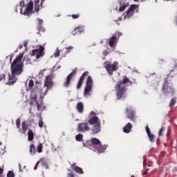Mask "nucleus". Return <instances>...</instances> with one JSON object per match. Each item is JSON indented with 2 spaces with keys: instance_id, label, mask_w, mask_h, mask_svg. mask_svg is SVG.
Masks as SVG:
<instances>
[{
  "instance_id": "obj_1",
  "label": "nucleus",
  "mask_w": 177,
  "mask_h": 177,
  "mask_svg": "<svg viewBox=\"0 0 177 177\" xmlns=\"http://www.w3.org/2000/svg\"><path fill=\"white\" fill-rule=\"evenodd\" d=\"M55 83L53 82V79L52 78V75H48L45 76L44 78V84L43 87L35 88V90L32 91L30 94V106H32L34 103L37 104V110H40V111H44L45 106L42 105V100L38 102L37 100L38 99V94L40 96V99H44L45 96L48 94V92L50 89L53 88Z\"/></svg>"
},
{
  "instance_id": "obj_2",
  "label": "nucleus",
  "mask_w": 177,
  "mask_h": 177,
  "mask_svg": "<svg viewBox=\"0 0 177 177\" xmlns=\"http://www.w3.org/2000/svg\"><path fill=\"white\" fill-rule=\"evenodd\" d=\"M23 53H20L11 64V73L8 74V85H13L17 81V75L23 73Z\"/></svg>"
},
{
  "instance_id": "obj_3",
  "label": "nucleus",
  "mask_w": 177,
  "mask_h": 177,
  "mask_svg": "<svg viewBox=\"0 0 177 177\" xmlns=\"http://www.w3.org/2000/svg\"><path fill=\"white\" fill-rule=\"evenodd\" d=\"M129 82V79L124 77L123 82H119L115 86V91L117 95V99L120 100L125 97V92H127V88H125V85Z\"/></svg>"
},
{
  "instance_id": "obj_4",
  "label": "nucleus",
  "mask_w": 177,
  "mask_h": 177,
  "mask_svg": "<svg viewBox=\"0 0 177 177\" xmlns=\"http://www.w3.org/2000/svg\"><path fill=\"white\" fill-rule=\"evenodd\" d=\"M20 13L24 16H30L32 14V9L34 8V3L30 2L27 6L24 4V1L19 2Z\"/></svg>"
},
{
  "instance_id": "obj_5",
  "label": "nucleus",
  "mask_w": 177,
  "mask_h": 177,
  "mask_svg": "<svg viewBox=\"0 0 177 177\" xmlns=\"http://www.w3.org/2000/svg\"><path fill=\"white\" fill-rule=\"evenodd\" d=\"M109 147L107 145H102L100 140L97 138H92V147L91 150L96 151L97 153H103Z\"/></svg>"
},
{
  "instance_id": "obj_6",
  "label": "nucleus",
  "mask_w": 177,
  "mask_h": 177,
  "mask_svg": "<svg viewBox=\"0 0 177 177\" xmlns=\"http://www.w3.org/2000/svg\"><path fill=\"white\" fill-rule=\"evenodd\" d=\"M162 92L164 95H172L175 92V89L172 86V83L169 82L168 81L165 80L163 86H162Z\"/></svg>"
},
{
  "instance_id": "obj_7",
  "label": "nucleus",
  "mask_w": 177,
  "mask_h": 177,
  "mask_svg": "<svg viewBox=\"0 0 177 177\" xmlns=\"http://www.w3.org/2000/svg\"><path fill=\"white\" fill-rule=\"evenodd\" d=\"M139 8L137 5L133 4L130 6V8L127 10V11L123 13L122 16L124 17V20H129L132 16H133V13H135V10H138Z\"/></svg>"
},
{
  "instance_id": "obj_8",
  "label": "nucleus",
  "mask_w": 177,
  "mask_h": 177,
  "mask_svg": "<svg viewBox=\"0 0 177 177\" xmlns=\"http://www.w3.org/2000/svg\"><path fill=\"white\" fill-rule=\"evenodd\" d=\"M93 82L92 81V77H88L86 80V86L84 91V96L86 97H89L91 93H92V85Z\"/></svg>"
},
{
  "instance_id": "obj_9",
  "label": "nucleus",
  "mask_w": 177,
  "mask_h": 177,
  "mask_svg": "<svg viewBox=\"0 0 177 177\" xmlns=\"http://www.w3.org/2000/svg\"><path fill=\"white\" fill-rule=\"evenodd\" d=\"M135 114H136V111H135L133 107L128 106L126 109V117L133 122H135V121H136V115Z\"/></svg>"
},
{
  "instance_id": "obj_10",
  "label": "nucleus",
  "mask_w": 177,
  "mask_h": 177,
  "mask_svg": "<svg viewBox=\"0 0 177 177\" xmlns=\"http://www.w3.org/2000/svg\"><path fill=\"white\" fill-rule=\"evenodd\" d=\"M104 67L108 71L109 74L111 75H113V71H117V70H118V62H115L113 63V64H110L109 62H105Z\"/></svg>"
},
{
  "instance_id": "obj_11",
  "label": "nucleus",
  "mask_w": 177,
  "mask_h": 177,
  "mask_svg": "<svg viewBox=\"0 0 177 177\" xmlns=\"http://www.w3.org/2000/svg\"><path fill=\"white\" fill-rule=\"evenodd\" d=\"M129 7V1H125V0H121L118 3V6H115V5L113 6V9L114 10H118V12H124V10H125V8Z\"/></svg>"
},
{
  "instance_id": "obj_12",
  "label": "nucleus",
  "mask_w": 177,
  "mask_h": 177,
  "mask_svg": "<svg viewBox=\"0 0 177 177\" xmlns=\"http://www.w3.org/2000/svg\"><path fill=\"white\" fill-rule=\"evenodd\" d=\"M88 122L90 125H97L98 124H100V120H99V118L96 116V113L93 111H91L88 115Z\"/></svg>"
},
{
  "instance_id": "obj_13",
  "label": "nucleus",
  "mask_w": 177,
  "mask_h": 177,
  "mask_svg": "<svg viewBox=\"0 0 177 177\" xmlns=\"http://www.w3.org/2000/svg\"><path fill=\"white\" fill-rule=\"evenodd\" d=\"M45 48L42 46H39V48H36L32 51V56H36V59H39V57H44L45 53Z\"/></svg>"
},
{
  "instance_id": "obj_14",
  "label": "nucleus",
  "mask_w": 177,
  "mask_h": 177,
  "mask_svg": "<svg viewBox=\"0 0 177 177\" xmlns=\"http://www.w3.org/2000/svg\"><path fill=\"white\" fill-rule=\"evenodd\" d=\"M108 44L109 46H111L110 48H107L109 52H113V50L115 49V46H117V37L115 36H112L108 39Z\"/></svg>"
},
{
  "instance_id": "obj_15",
  "label": "nucleus",
  "mask_w": 177,
  "mask_h": 177,
  "mask_svg": "<svg viewBox=\"0 0 177 177\" xmlns=\"http://www.w3.org/2000/svg\"><path fill=\"white\" fill-rule=\"evenodd\" d=\"M75 74H76L75 71H73L71 73H70L67 76L66 80L63 84V86L65 88H68L70 86V85H71V80H73V78H74V77H75Z\"/></svg>"
},
{
  "instance_id": "obj_16",
  "label": "nucleus",
  "mask_w": 177,
  "mask_h": 177,
  "mask_svg": "<svg viewBox=\"0 0 177 177\" xmlns=\"http://www.w3.org/2000/svg\"><path fill=\"white\" fill-rule=\"evenodd\" d=\"M90 129L89 124L86 122L80 123L77 125V131L79 132H86V131H90Z\"/></svg>"
},
{
  "instance_id": "obj_17",
  "label": "nucleus",
  "mask_w": 177,
  "mask_h": 177,
  "mask_svg": "<svg viewBox=\"0 0 177 177\" xmlns=\"http://www.w3.org/2000/svg\"><path fill=\"white\" fill-rule=\"evenodd\" d=\"M44 0H35V10L39 12L44 8Z\"/></svg>"
},
{
  "instance_id": "obj_18",
  "label": "nucleus",
  "mask_w": 177,
  "mask_h": 177,
  "mask_svg": "<svg viewBox=\"0 0 177 177\" xmlns=\"http://www.w3.org/2000/svg\"><path fill=\"white\" fill-rule=\"evenodd\" d=\"M25 86L27 91L32 89L34 87V80L32 79H28L25 83Z\"/></svg>"
},
{
  "instance_id": "obj_19",
  "label": "nucleus",
  "mask_w": 177,
  "mask_h": 177,
  "mask_svg": "<svg viewBox=\"0 0 177 177\" xmlns=\"http://www.w3.org/2000/svg\"><path fill=\"white\" fill-rule=\"evenodd\" d=\"M146 131L150 142H151V143H154L156 142V136L153 134H151L150 132V128H149L147 126L146 127Z\"/></svg>"
},
{
  "instance_id": "obj_20",
  "label": "nucleus",
  "mask_w": 177,
  "mask_h": 177,
  "mask_svg": "<svg viewBox=\"0 0 177 177\" xmlns=\"http://www.w3.org/2000/svg\"><path fill=\"white\" fill-rule=\"evenodd\" d=\"M133 125L131 124V122L127 123L124 127H123V132L124 133H129L132 129Z\"/></svg>"
},
{
  "instance_id": "obj_21",
  "label": "nucleus",
  "mask_w": 177,
  "mask_h": 177,
  "mask_svg": "<svg viewBox=\"0 0 177 177\" xmlns=\"http://www.w3.org/2000/svg\"><path fill=\"white\" fill-rule=\"evenodd\" d=\"M88 75V72H85L82 74V75L81 76V77L79 80V82L77 84V89H80V88H81V86H82V83L84 82V80L85 78V76Z\"/></svg>"
},
{
  "instance_id": "obj_22",
  "label": "nucleus",
  "mask_w": 177,
  "mask_h": 177,
  "mask_svg": "<svg viewBox=\"0 0 177 177\" xmlns=\"http://www.w3.org/2000/svg\"><path fill=\"white\" fill-rule=\"evenodd\" d=\"M101 130H102V126L100 123L93 126L92 131L93 133H99V132H100Z\"/></svg>"
},
{
  "instance_id": "obj_23",
  "label": "nucleus",
  "mask_w": 177,
  "mask_h": 177,
  "mask_svg": "<svg viewBox=\"0 0 177 177\" xmlns=\"http://www.w3.org/2000/svg\"><path fill=\"white\" fill-rule=\"evenodd\" d=\"M76 109L80 114H82L84 113V104L82 102L77 103Z\"/></svg>"
},
{
  "instance_id": "obj_24",
  "label": "nucleus",
  "mask_w": 177,
  "mask_h": 177,
  "mask_svg": "<svg viewBox=\"0 0 177 177\" xmlns=\"http://www.w3.org/2000/svg\"><path fill=\"white\" fill-rule=\"evenodd\" d=\"M73 169L75 172H77V174H84V171H82V169L78 166H72Z\"/></svg>"
},
{
  "instance_id": "obj_25",
  "label": "nucleus",
  "mask_w": 177,
  "mask_h": 177,
  "mask_svg": "<svg viewBox=\"0 0 177 177\" xmlns=\"http://www.w3.org/2000/svg\"><path fill=\"white\" fill-rule=\"evenodd\" d=\"M30 156H35L37 154V151L35 150V145H34V144H32L30 146Z\"/></svg>"
},
{
  "instance_id": "obj_26",
  "label": "nucleus",
  "mask_w": 177,
  "mask_h": 177,
  "mask_svg": "<svg viewBox=\"0 0 177 177\" xmlns=\"http://www.w3.org/2000/svg\"><path fill=\"white\" fill-rule=\"evenodd\" d=\"M85 30V26H79L78 27L75 28V31H77V32H84Z\"/></svg>"
},
{
  "instance_id": "obj_27",
  "label": "nucleus",
  "mask_w": 177,
  "mask_h": 177,
  "mask_svg": "<svg viewBox=\"0 0 177 177\" xmlns=\"http://www.w3.org/2000/svg\"><path fill=\"white\" fill-rule=\"evenodd\" d=\"M28 140L31 142L32 139H34V132H32V130H29L28 133Z\"/></svg>"
},
{
  "instance_id": "obj_28",
  "label": "nucleus",
  "mask_w": 177,
  "mask_h": 177,
  "mask_svg": "<svg viewBox=\"0 0 177 177\" xmlns=\"http://www.w3.org/2000/svg\"><path fill=\"white\" fill-rule=\"evenodd\" d=\"M75 139L77 142H82V140L84 139V136L81 133H79L76 135Z\"/></svg>"
},
{
  "instance_id": "obj_29",
  "label": "nucleus",
  "mask_w": 177,
  "mask_h": 177,
  "mask_svg": "<svg viewBox=\"0 0 177 177\" xmlns=\"http://www.w3.org/2000/svg\"><path fill=\"white\" fill-rule=\"evenodd\" d=\"M44 149V146L42 144H39V145L37 146V153H42V149Z\"/></svg>"
},
{
  "instance_id": "obj_30",
  "label": "nucleus",
  "mask_w": 177,
  "mask_h": 177,
  "mask_svg": "<svg viewBox=\"0 0 177 177\" xmlns=\"http://www.w3.org/2000/svg\"><path fill=\"white\" fill-rule=\"evenodd\" d=\"M175 103H176V100L175 98L171 99L169 104V107L171 109L174 108V106H175Z\"/></svg>"
},
{
  "instance_id": "obj_31",
  "label": "nucleus",
  "mask_w": 177,
  "mask_h": 177,
  "mask_svg": "<svg viewBox=\"0 0 177 177\" xmlns=\"http://www.w3.org/2000/svg\"><path fill=\"white\" fill-rule=\"evenodd\" d=\"M65 49L66 50V53H70V52H71V50H73V49H74V46H69L68 47H66Z\"/></svg>"
},
{
  "instance_id": "obj_32",
  "label": "nucleus",
  "mask_w": 177,
  "mask_h": 177,
  "mask_svg": "<svg viewBox=\"0 0 177 177\" xmlns=\"http://www.w3.org/2000/svg\"><path fill=\"white\" fill-rule=\"evenodd\" d=\"M22 129H23L24 133H26V131H27V129H28V126L26 125L25 122H22Z\"/></svg>"
},
{
  "instance_id": "obj_33",
  "label": "nucleus",
  "mask_w": 177,
  "mask_h": 177,
  "mask_svg": "<svg viewBox=\"0 0 177 177\" xmlns=\"http://www.w3.org/2000/svg\"><path fill=\"white\" fill-rule=\"evenodd\" d=\"M39 128H42V127H44V120H42V118H39Z\"/></svg>"
},
{
  "instance_id": "obj_34",
  "label": "nucleus",
  "mask_w": 177,
  "mask_h": 177,
  "mask_svg": "<svg viewBox=\"0 0 177 177\" xmlns=\"http://www.w3.org/2000/svg\"><path fill=\"white\" fill-rule=\"evenodd\" d=\"M60 56V50H59V48H57V51L54 53V57H59Z\"/></svg>"
},
{
  "instance_id": "obj_35",
  "label": "nucleus",
  "mask_w": 177,
  "mask_h": 177,
  "mask_svg": "<svg viewBox=\"0 0 177 177\" xmlns=\"http://www.w3.org/2000/svg\"><path fill=\"white\" fill-rule=\"evenodd\" d=\"M108 53H109L106 52V50L102 52V59H103V60H104L106 59V56H107Z\"/></svg>"
},
{
  "instance_id": "obj_36",
  "label": "nucleus",
  "mask_w": 177,
  "mask_h": 177,
  "mask_svg": "<svg viewBox=\"0 0 177 177\" xmlns=\"http://www.w3.org/2000/svg\"><path fill=\"white\" fill-rule=\"evenodd\" d=\"M164 131H165V128L164 127H162L160 129V131H159V132H158V136H162V132H164Z\"/></svg>"
},
{
  "instance_id": "obj_37",
  "label": "nucleus",
  "mask_w": 177,
  "mask_h": 177,
  "mask_svg": "<svg viewBox=\"0 0 177 177\" xmlns=\"http://www.w3.org/2000/svg\"><path fill=\"white\" fill-rule=\"evenodd\" d=\"M7 177H15V174L12 171H9L7 174Z\"/></svg>"
},
{
  "instance_id": "obj_38",
  "label": "nucleus",
  "mask_w": 177,
  "mask_h": 177,
  "mask_svg": "<svg viewBox=\"0 0 177 177\" xmlns=\"http://www.w3.org/2000/svg\"><path fill=\"white\" fill-rule=\"evenodd\" d=\"M16 124H17V128H20V118H18V119L16 120Z\"/></svg>"
},
{
  "instance_id": "obj_39",
  "label": "nucleus",
  "mask_w": 177,
  "mask_h": 177,
  "mask_svg": "<svg viewBox=\"0 0 177 177\" xmlns=\"http://www.w3.org/2000/svg\"><path fill=\"white\" fill-rule=\"evenodd\" d=\"M67 177H75L74 174H73L71 171H70L69 173H68Z\"/></svg>"
},
{
  "instance_id": "obj_40",
  "label": "nucleus",
  "mask_w": 177,
  "mask_h": 177,
  "mask_svg": "<svg viewBox=\"0 0 177 177\" xmlns=\"http://www.w3.org/2000/svg\"><path fill=\"white\" fill-rule=\"evenodd\" d=\"M72 17L73 19H78V17H80V15H73Z\"/></svg>"
},
{
  "instance_id": "obj_41",
  "label": "nucleus",
  "mask_w": 177,
  "mask_h": 177,
  "mask_svg": "<svg viewBox=\"0 0 177 177\" xmlns=\"http://www.w3.org/2000/svg\"><path fill=\"white\" fill-rule=\"evenodd\" d=\"M13 56L12 55H8L6 57V60H8V59H10V62H12V59Z\"/></svg>"
},
{
  "instance_id": "obj_42",
  "label": "nucleus",
  "mask_w": 177,
  "mask_h": 177,
  "mask_svg": "<svg viewBox=\"0 0 177 177\" xmlns=\"http://www.w3.org/2000/svg\"><path fill=\"white\" fill-rule=\"evenodd\" d=\"M19 172H23V169H21V165L19 163Z\"/></svg>"
},
{
  "instance_id": "obj_43",
  "label": "nucleus",
  "mask_w": 177,
  "mask_h": 177,
  "mask_svg": "<svg viewBox=\"0 0 177 177\" xmlns=\"http://www.w3.org/2000/svg\"><path fill=\"white\" fill-rule=\"evenodd\" d=\"M27 45H28V41H25L24 42V46H27Z\"/></svg>"
},
{
  "instance_id": "obj_44",
  "label": "nucleus",
  "mask_w": 177,
  "mask_h": 177,
  "mask_svg": "<svg viewBox=\"0 0 177 177\" xmlns=\"http://www.w3.org/2000/svg\"><path fill=\"white\" fill-rule=\"evenodd\" d=\"M43 167H44V168H46V169H48V165L46 163H44Z\"/></svg>"
},
{
  "instance_id": "obj_45",
  "label": "nucleus",
  "mask_w": 177,
  "mask_h": 177,
  "mask_svg": "<svg viewBox=\"0 0 177 177\" xmlns=\"http://www.w3.org/2000/svg\"><path fill=\"white\" fill-rule=\"evenodd\" d=\"M149 171H150V169H147L146 171L144 173V175H146V174H147V172H149Z\"/></svg>"
},
{
  "instance_id": "obj_46",
  "label": "nucleus",
  "mask_w": 177,
  "mask_h": 177,
  "mask_svg": "<svg viewBox=\"0 0 177 177\" xmlns=\"http://www.w3.org/2000/svg\"><path fill=\"white\" fill-rule=\"evenodd\" d=\"M2 172H3V169H2V168H0V175L1 174H2Z\"/></svg>"
},
{
  "instance_id": "obj_47",
  "label": "nucleus",
  "mask_w": 177,
  "mask_h": 177,
  "mask_svg": "<svg viewBox=\"0 0 177 177\" xmlns=\"http://www.w3.org/2000/svg\"><path fill=\"white\" fill-rule=\"evenodd\" d=\"M118 20H122V18L120 17H119V19H118Z\"/></svg>"
},
{
  "instance_id": "obj_48",
  "label": "nucleus",
  "mask_w": 177,
  "mask_h": 177,
  "mask_svg": "<svg viewBox=\"0 0 177 177\" xmlns=\"http://www.w3.org/2000/svg\"><path fill=\"white\" fill-rule=\"evenodd\" d=\"M42 20H39V24H41L42 23Z\"/></svg>"
},
{
  "instance_id": "obj_49",
  "label": "nucleus",
  "mask_w": 177,
  "mask_h": 177,
  "mask_svg": "<svg viewBox=\"0 0 177 177\" xmlns=\"http://www.w3.org/2000/svg\"><path fill=\"white\" fill-rule=\"evenodd\" d=\"M135 1V2H138V1H139V0H134Z\"/></svg>"
},
{
  "instance_id": "obj_50",
  "label": "nucleus",
  "mask_w": 177,
  "mask_h": 177,
  "mask_svg": "<svg viewBox=\"0 0 177 177\" xmlns=\"http://www.w3.org/2000/svg\"><path fill=\"white\" fill-rule=\"evenodd\" d=\"M37 169V166L35 167V170Z\"/></svg>"
},
{
  "instance_id": "obj_51",
  "label": "nucleus",
  "mask_w": 177,
  "mask_h": 177,
  "mask_svg": "<svg viewBox=\"0 0 177 177\" xmlns=\"http://www.w3.org/2000/svg\"><path fill=\"white\" fill-rule=\"evenodd\" d=\"M60 67H61V66H58V68H60Z\"/></svg>"
},
{
  "instance_id": "obj_52",
  "label": "nucleus",
  "mask_w": 177,
  "mask_h": 177,
  "mask_svg": "<svg viewBox=\"0 0 177 177\" xmlns=\"http://www.w3.org/2000/svg\"><path fill=\"white\" fill-rule=\"evenodd\" d=\"M15 12H17V9L15 10Z\"/></svg>"
},
{
  "instance_id": "obj_53",
  "label": "nucleus",
  "mask_w": 177,
  "mask_h": 177,
  "mask_svg": "<svg viewBox=\"0 0 177 177\" xmlns=\"http://www.w3.org/2000/svg\"><path fill=\"white\" fill-rule=\"evenodd\" d=\"M3 78H5V75H3Z\"/></svg>"
},
{
  "instance_id": "obj_54",
  "label": "nucleus",
  "mask_w": 177,
  "mask_h": 177,
  "mask_svg": "<svg viewBox=\"0 0 177 177\" xmlns=\"http://www.w3.org/2000/svg\"><path fill=\"white\" fill-rule=\"evenodd\" d=\"M83 145L85 146V143H83Z\"/></svg>"
},
{
  "instance_id": "obj_55",
  "label": "nucleus",
  "mask_w": 177,
  "mask_h": 177,
  "mask_svg": "<svg viewBox=\"0 0 177 177\" xmlns=\"http://www.w3.org/2000/svg\"><path fill=\"white\" fill-rule=\"evenodd\" d=\"M0 145H2V142H0Z\"/></svg>"
},
{
  "instance_id": "obj_56",
  "label": "nucleus",
  "mask_w": 177,
  "mask_h": 177,
  "mask_svg": "<svg viewBox=\"0 0 177 177\" xmlns=\"http://www.w3.org/2000/svg\"><path fill=\"white\" fill-rule=\"evenodd\" d=\"M174 62H176V59H174Z\"/></svg>"
},
{
  "instance_id": "obj_57",
  "label": "nucleus",
  "mask_w": 177,
  "mask_h": 177,
  "mask_svg": "<svg viewBox=\"0 0 177 177\" xmlns=\"http://www.w3.org/2000/svg\"><path fill=\"white\" fill-rule=\"evenodd\" d=\"M119 35H121V33H120Z\"/></svg>"
},
{
  "instance_id": "obj_58",
  "label": "nucleus",
  "mask_w": 177,
  "mask_h": 177,
  "mask_svg": "<svg viewBox=\"0 0 177 177\" xmlns=\"http://www.w3.org/2000/svg\"><path fill=\"white\" fill-rule=\"evenodd\" d=\"M39 162H37V165L39 164Z\"/></svg>"
},
{
  "instance_id": "obj_59",
  "label": "nucleus",
  "mask_w": 177,
  "mask_h": 177,
  "mask_svg": "<svg viewBox=\"0 0 177 177\" xmlns=\"http://www.w3.org/2000/svg\"><path fill=\"white\" fill-rule=\"evenodd\" d=\"M24 168H26V166H24Z\"/></svg>"
},
{
  "instance_id": "obj_60",
  "label": "nucleus",
  "mask_w": 177,
  "mask_h": 177,
  "mask_svg": "<svg viewBox=\"0 0 177 177\" xmlns=\"http://www.w3.org/2000/svg\"><path fill=\"white\" fill-rule=\"evenodd\" d=\"M124 1H128V0H124Z\"/></svg>"
}]
</instances>
